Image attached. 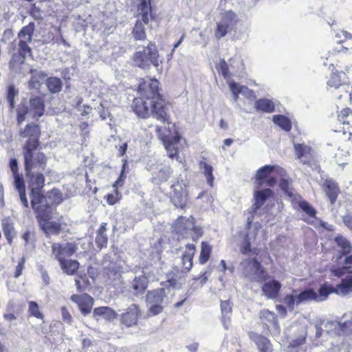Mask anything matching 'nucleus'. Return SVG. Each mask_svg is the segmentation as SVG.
<instances>
[{
	"label": "nucleus",
	"instance_id": "f257e3e1",
	"mask_svg": "<svg viewBox=\"0 0 352 352\" xmlns=\"http://www.w3.org/2000/svg\"><path fill=\"white\" fill-rule=\"evenodd\" d=\"M159 84L156 79L144 80L139 85V91L144 98L151 100L152 116L162 123L169 124V118L159 93Z\"/></svg>",
	"mask_w": 352,
	"mask_h": 352
},
{
	"label": "nucleus",
	"instance_id": "f03ea898",
	"mask_svg": "<svg viewBox=\"0 0 352 352\" xmlns=\"http://www.w3.org/2000/svg\"><path fill=\"white\" fill-rule=\"evenodd\" d=\"M38 172L33 171L31 172V174L25 173L27 177L30 179L29 182L31 188L30 199L32 208L52 202V197L59 194L58 191L54 189L51 190L46 196L41 194V190L45 184V177Z\"/></svg>",
	"mask_w": 352,
	"mask_h": 352
},
{
	"label": "nucleus",
	"instance_id": "7ed1b4c3",
	"mask_svg": "<svg viewBox=\"0 0 352 352\" xmlns=\"http://www.w3.org/2000/svg\"><path fill=\"white\" fill-rule=\"evenodd\" d=\"M59 203L60 201H52L47 204L38 205V206L32 208L36 214V219L40 228L47 237L51 234L57 235L61 231V225L60 223L50 221L54 210V206Z\"/></svg>",
	"mask_w": 352,
	"mask_h": 352
},
{
	"label": "nucleus",
	"instance_id": "20e7f679",
	"mask_svg": "<svg viewBox=\"0 0 352 352\" xmlns=\"http://www.w3.org/2000/svg\"><path fill=\"white\" fill-rule=\"evenodd\" d=\"M173 296L169 287L158 288L148 291L146 296L148 315L153 316L160 314L170 302L168 296Z\"/></svg>",
	"mask_w": 352,
	"mask_h": 352
},
{
	"label": "nucleus",
	"instance_id": "39448f33",
	"mask_svg": "<svg viewBox=\"0 0 352 352\" xmlns=\"http://www.w3.org/2000/svg\"><path fill=\"white\" fill-rule=\"evenodd\" d=\"M36 148L34 143L23 147L25 173L31 174L33 171H42L46 167L47 157L43 153L36 151Z\"/></svg>",
	"mask_w": 352,
	"mask_h": 352
},
{
	"label": "nucleus",
	"instance_id": "423d86ee",
	"mask_svg": "<svg viewBox=\"0 0 352 352\" xmlns=\"http://www.w3.org/2000/svg\"><path fill=\"white\" fill-rule=\"evenodd\" d=\"M45 104L40 96L30 98L28 104H20L17 108L16 121L21 125L26 119L38 118L43 115Z\"/></svg>",
	"mask_w": 352,
	"mask_h": 352
},
{
	"label": "nucleus",
	"instance_id": "0eeeda50",
	"mask_svg": "<svg viewBox=\"0 0 352 352\" xmlns=\"http://www.w3.org/2000/svg\"><path fill=\"white\" fill-rule=\"evenodd\" d=\"M133 60L136 66L142 69L148 68L151 63L157 67L162 63L159 60L157 49L152 43L134 53Z\"/></svg>",
	"mask_w": 352,
	"mask_h": 352
},
{
	"label": "nucleus",
	"instance_id": "6e6552de",
	"mask_svg": "<svg viewBox=\"0 0 352 352\" xmlns=\"http://www.w3.org/2000/svg\"><path fill=\"white\" fill-rule=\"evenodd\" d=\"M175 231L183 237H192L193 240L198 239L201 235V230L195 226V219L190 217L186 218L183 216L178 217L174 223Z\"/></svg>",
	"mask_w": 352,
	"mask_h": 352
},
{
	"label": "nucleus",
	"instance_id": "1a4fd4ad",
	"mask_svg": "<svg viewBox=\"0 0 352 352\" xmlns=\"http://www.w3.org/2000/svg\"><path fill=\"white\" fill-rule=\"evenodd\" d=\"M156 133L159 139H160L164 147L167 150L169 157L173 158L177 155L175 145L179 142L181 137L176 133L175 135H171L170 131H166V128L161 126L156 127Z\"/></svg>",
	"mask_w": 352,
	"mask_h": 352
},
{
	"label": "nucleus",
	"instance_id": "9d476101",
	"mask_svg": "<svg viewBox=\"0 0 352 352\" xmlns=\"http://www.w3.org/2000/svg\"><path fill=\"white\" fill-rule=\"evenodd\" d=\"M243 274L252 280L259 281L264 278V270L260 263L254 259H245L240 264Z\"/></svg>",
	"mask_w": 352,
	"mask_h": 352
},
{
	"label": "nucleus",
	"instance_id": "9b49d317",
	"mask_svg": "<svg viewBox=\"0 0 352 352\" xmlns=\"http://www.w3.org/2000/svg\"><path fill=\"white\" fill-rule=\"evenodd\" d=\"M170 197L175 206L184 209L188 204V193L186 186L179 182L173 184Z\"/></svg>",
	"mask_w": 352,
	"mask_h": 352
},
{
	"label": "nucleus",
	"instance_id": "f8f14e48",
	"mask_svg": "<svg viewBox=\"0 0 352 352\" xmlns=\"http://www.w3.org/2000/svg\"><path fill=\"white\" fill-rule=\"evenodd\" d=\"M237 21V16L232 11H227L222 14L220 21L217 24L215 36L217 38L224 36L231 31Z\"/></svg>",
	"mask_w": 352,
	"mask_h": 352
},
{
	"label": "nucleus",
	"instance_id": "ddd939ff",
	"mask_svg": "<svg viewBox=\"0 0 352 352\" xmlns=\"http://www.w3.org/2000/svg\"><path fill=\"white\" fill-rule=\"evenodd\" d=\"M335 242L340 248L336 261L341 263V260L343 256H344L343 263L346 265V267H348L349 265L352 264V254L347 256L351 253L352 250L350 241L342 236H338L335 238Z\"/></svg>",
	"mask_w": 352,
	"mask_h": 352
},
{
	"label": "nucleus",
	"instance_id": "4468645a",
	"mask_svg": "<svg viewBox=\"0 0 352 352\" xmlns=\"http://www.w3.org/2000/svg\"><path fill=\"white\" fill-rule=\"evenodd\" d=\"M76 250L77 247L73 243H53L52 245V255L58 262H60V261L65 260V257L73 255Z\"/></svg>",
	"mask_w": 352,
	"mask_h": 352
},
{
	"label": "nucleus",
	"instance_id": "2eb2a0df",
	"mask_svg": "<svg viewBox=\"0 0 352 352\" xmlns=\"http://www.w3.org/2000/svg\"><path fill=\"white\" fill-rule=\"evenodd\" d=\"M272 194V191L266 188L264 190H255L254 193V199L255 200L254 204L252 206L250 213L251 216L247 219L248 228L250 229V225L252 224L254 217L253 214H256L257 210L263 205L267 197H270Z\"/></svg>",
	"mask_w": 352,
	"mask_h": 352
},
{
	"label": "nucleus",
	"instance_id": "dca6fc26",
	"mask_svg": "<svg viewBox=\"0 0 352 352\" xmlns=\"http://www.w3.org/2000/svg\"><path fill=\"white\" fill-rule=\"evenodd\" d=\"M185 272L178 269H174L173 271L168 272L166 275V283H162L164 287H169L170 289H179L186 282Z\"/></svg>",
	"mask_w": 352,
	"mask_h": 352
},
{
	"label": "nucleus",
	"instance_id": "f3484780",
	"mask_svg": "<svg viewBox=\"0 0 352 352\" xmlns=\"http://www.w3.org/2000/svg\"><path fill=\"white\" fill-rule=\"evenodd\" d=\"M140 316L141 311L139 306L132 304L120 315V320L122 323L129 327L138 323Z\"/></svg>",
	"mask_w": 352,
	"mask_h": 352
},
{
	"label": "nucleus",
	"instance_id": "a211bd4d",
	"mask_svg": "<svg viewBox=\"0 0 352 352\" xmlns=\"http://www.w3.org/2000/svg\"><path fill=\"white\" fill-rule=\"evenodd\" d=\"M325 328L328 332L332 331L338 336L346 335L352 338V321L344 323L337 321H328L325 324Z\"/></svg>",
	"mask_w": 352,
	"mask_h": 352
},
{
	"label": "nucleus",
	"instance_id": "6ab92c4d",
	"mask_svg": "<svg viewBox=\"0 0 352 352\" xmlns=\"http://www.w3.org/2000/svg\"><path fill=\"white\" fill-rule=\"evenodd\" d=\"M322 179L323 180L321 184L322 190L325 192L326 196L329 198L331 204L333 205L340 193L339 186L335 180L331 178L324 179L322 177Z\"/></svg>",
	"mask_w": 352,
	"mask_h": 352
},
{
	"label": "nucleus",
	"instance_id": "aec40b11",
	"mask_svg": "<svg viewBox=\"0 0 352 352\" xmlns=\"http://www.w3.org/2000/svg\"><path fill=\"white\" fill-rule=\"evenodd\" d=\"M296 159L303 164H309L314 159V151L308 145L295 143L294 145Z\"/></svg>",
	"mask_w": 352,
	"mask_h": 352
},
{
	"label": "nucleus",
	"instance_id": "412c9836",
	"mask_svg": "<svg viewBox=\"0 0 352 352\" xmlns=\"http://www.w3.org/2000/svg\"><path fill=\"white\" fill-rule=\"evenodd\" d=\"M70 299L78 305L83 315L86 316L91 312L94 305V299L89 295L87 294L82 295L73 294Z\"/></svg>",
	"mask_w": 352,
	"mask_h": 352
},
{
	"label": "nucleus",
	"instance_id": "4be33fe9",
	"mask_svg": "<svg viewBox=\"0 0 352 352\" xmlns=\"http://www.w3.org/2000/svg\"><path fill=\"white\" fill-rule=\"evenodd\" d=\"M39 134L40 129L38 126L34 123L28 124L24 130L21 131L20 133L21 136L23 138H29L24 146L30 145L32 143H34L35 147H37L38 145Z\"/></svg>",
	"mask_w": 352,
	"mask_h": 352
},
{
	"label": "nucleus",
	"instance_id": "5701e85b",
	"mask_svg": "<svg viewBox=\"0 0 352 352\" xmlns=\"http://www.w3.org/2000/svg\"><path fill=\"white\" fill-rule=\"evenodd\" d=\"M132 108L138 117L146 118L152 116V102L148 104L142 98H135L133 100Z\"/></svg>",
	"mask_w": 352,
	"mask_h": 352
},
{
	"label": "nucleus",
	"instance_id": "b1692460",
	"mask_svg": "<svg viewBox=\"0 0 352 352\" xmlns=\"http://www.w3.org/2000/svg\"><path fill=\"white\" fill-rule=\"evenodd\" d=\"M170 173V168L168 166L160 164L156 167L155 170H152V182L155 184H160L166 182Z\"/></svg>",
	"mask_w": 352,
	"mask_h": 352
},
{
	"label": "nucleus",
	"instance_id": "393cba45",
	"mask_svg": "<svg viewBox=\"0 0 352 352\" xmlns=\"http://www.w3.org/2000/svg\"><path fill=\"white\" fill-rule=\"evenodd\" d=\"M280 287V283L275 280H272L263 284L262 292L267 298L274 299L278 297Z\"/></svg>",
	"mask_w": 352,
	"mask_h": 352
},
{
	"label": "nucleus",
	"instance_id": "a878e982",
	"mask_svg": "<svg viewBox=\"0 0 352 352\" xmlns=\"http://www.w3.org/2000/svg\"><path fill=\"white\" fill-rule=\"evenodd\" d=\"M250 339L256 344L260 352H272L270 340L255 332L249 333Z\"/></svg>",
	"mask_w": 352,
	"mask_h": 352
},
{
	"label": "nucleus",
	"instance_id": "bb28decb",
	"mask_svg": "<svg viewBox=\"0 0 352 352\" xmlns=\"http://www.w3.org/2000/svg\"><path fill=\"white\" fill-rule=\"evenodd\" d=\"M186 250L182 257L183 272L187 273L192 267V258L195 252V245L187 244Z\"/></svg>",
	"mask_w": 352,
	"mask_h": 352
},
{
	"label": "nucleus",
	"instance_id": "cd10ccee",
	"mask_svg": "<svg viewBox=\"0 0 352 352\" xmlns=\"http://www.w3.org/2000/svg\"><path fill=\"white\" fill-rule=\"evenodd\" d=\"M142 274L136 276L132 283V287L136 295L142 294L148 286V279L145 270H142Z\"/></svg>",
	"mask_w": 352,
	"mask_h": 352
},
{
	"label": "nucleus",
	"instance_id": "c85d7f7f",
	"mask_svg": "<svg viewBox=\"0 0 352 352\" xmlns=\"http://www.w3.org/2000/svg\"><path fill=\"white\" fill-rule=\"evenodd\" d=\"M274 166L270 165H266L260 168L256 175V180L257 182L256 188H261L264 184V181L267 179L272 172L274 170Z\"/></svg>",
	"mask_w": 352,
	"mask_h": 352
},
{
	"label": "nucleus",
	"instance_id": "c756f323",
	"mask_svg": "<svg viewBox=\"0 0 352 352\" xmlns=\"http://www.w3.org/2000/svg\"><path fill=\"white\" fill-rule=\"evenodd\" d=\"M352 292V273L343 278L340 285H337L336 292L339 295L346 296Z\"/></svg>",
	"mask_w": 352,
	"mask_h": 352
},
{
	"label": "nucleus",
	"instance_id": "7c9ffc66",
	"mask_svg": "<svg viewBox=\"0 0 352 352\" xmlns=\"http://www.w3.org/2000/svg\"><path fill=\"white\" fill-rule=\"evenodd\" d=\"M25 56L22 54H14L10 60V69L16 73H23L21 65L25 64Z\"/></svg>",
	"mask_w": 352,
	"mask_h": 352
},
{
	"label": "nucleus",
	"instance_id": "2f4dec72",
	"mask_svg": "<svg viewBox=\"0 0 352 352\" xmlns=\"http://www.w3.org/2000/svg\"><path fill=\"white\" fill-rule=\"evenodd\" d=\"M254 107L258 112L272 113L274 111L275 105L272 100L262 98L255 102Z\"/></svg>",
	"mask_w": 352,
	"mask_h": 352
},
{
	"label": "nucleus",
	"instance_id": "473e14b6",
	"mask_svg": "<svg viewBox=\"0 0 352 352\" xmlns=\"http://www.w3.org/2000/svg\"><path fill=\"white\" fill-rule=\"evenodd\" d=\"M93 316H102L107 320H112L116 318V311L109 307H100L94 309Z\"/></svg>",
	"mask_w": 352,
	"mask_h": 352
},
{
	"label": "nucleus",
	"instance_id": "72a5a7b5",
	"mask_svg": "<svg viewBox=\"0 0 352 352\" xmlns=\"http://www.w3.org/2000/svg\"><path fill=\"white\" fill-rule=\"evenodd\" d=\"M317 298V293L311 289H305L299 294H296V305L307 303Z\"/></svg>",
	"mask_w": 352,
	"mask_h": 352
},
{
	"label": "nucleus",
	"instance_id": "f704fd0d",
	"mask_svg": "<svg viewBox=\"0 0 352 352\" xmlns=\"http://www.w3.org/2000/svg\"><path fill=\"white\" fill-rule=\"evenodd\" d=\"M60 268L68 275H73L79 267V263L75 260H63L59 262Z\"/></svg>",
	"mask_w": 352,
	"mask_h": 352
},
{
	"label": "nucleus",
	"instance_id": "c9c22d12",
	"mask_svg": "<svg viewBox=\"0 0 352 352\" xmlns=\"http://www.w3.org/2000/svg\"><path fill=\"white\" fill-rule=\"evenodd\" d=\"M1 225L5 237L8 243H11L14 236V228L12 220L10 218H5L2 220Z\"/></svg>",
	"mask_w": 352,
	"mask_h": 352
},
{
	"label": "nucleus",
	"instance_id": "e433bc0d",
	"mask_svg": "<svg viewBox=\"0 0 352 352\" xmlns=\"http://www.w3.org/2000/svg\"><path fill=\"white\" fill-rule=\"evenodd\" d=\"M45 85L50 93L56 94L61 91L63 83L58 78L49 77L46 80Z\"/></svg>",
	"mask_w": 352,
	"mask_h": 352
},
{
	"label": "nucleus",
	"instance_id": "4c0bfd02",
	"mask_svg": "<svg viewBox=\"0 0 352 352\" xmlns=\"http://www.w3.org/2000/svg\"><path fill=\"white\" fill-rule=\"evenodd\" d=\"M138 10L140 11L139 14L141 15V19L145 24H148L149 19L151 17V8L150 6V3H148L146 0H142Z\"/></svg>",
	"mask_w": 352,
	"mask_h": 352
},
{
	"label": "nucleus",
	"instance_id": "58836bf2",
	"mask_svg": "<svg viewBox=\"0 0 352 352\" xmlns=\"http://www.w3.org/2000/svg\"><path fill=\"white\" fill-rule=\"evenodd\" d=\"M199 167L202 170L208 185L211 187L213 186L214 176L212 174V166L204 161H201L199 162Z\"/></svg>",
	"mask_w": 352,
	"mask_h": 352
},
{
	"label": "nucleus",
	"instance_id": "ea45409f",
	"mask_svg": "<svg viewBox=\"0 0 352 352\" xmlns=\"http://www.w3.org/2000/svg\"><path fill=\"white\" fill-rule=\"evenodd\" d=\"M273 122L279 126L281 129L286 131H289L292 129V123L290 120L283 115H276L273 116Z\"/></svg>",
	"mask_w": 352,
	"mask_h": 352
},
{
	"label": "nucleus",
	"instance_id": "a19ab883",
	"mask_svg": "<svg viewBox=\"0 0 352 352\" xmlns=\"http://www.w3.org/2000/svg\"><path fill=\"white\" fill-rule=\"evenodd\" d=\"M34 28L35 26L33 22H30L28 25L24 26L18 34L19 38L32 41Z\"/></svg>",
	"mask_w": 352,
	"mask_h": 352
},
{
	"label": "nucleus",
	"instance_id": "79ce46f5",
	"mask_svg": "<svg viewBox=\"0 0 352 352\" xmlns=\"http://www.w3.org/2000/svg\"><path fill=\"white\" fill-rule=\"evenodd\" d=\"M132 34L136 40L144 41L146 38L144 27L141 21H137L133 29Z\"/></svg>",
	"mask_w": 352,
	"mask_h": 352
},
{
	"label": "nucleus",
	"instance_id": "37998d69",
	"mask_svg": "<svg viewBox=\"0 0 352 352\" xmlns=\"http://www.w3.org/2000/svg\"><path fill=\"white\" fill-rule=\"evenodd\" d=\"M211 247L208 243H201V249L199 256L200 263L204 264L208 261L211 253Z\"/></svg>",
	"mask_w": 352,
	"mask_h": 352
},
{
	"label": "nucleus",
	"instance_id": "c03bdc74",
	"mask_svg": "<svg viewBox=\"0 0 352 352\" xmlns=\"http://www.w3.org/2000/svg\"><path fill=\"white\" fill-rule=\"evenodd\" d=\"M338 120L343 124H348L352 126V112L349 109L342 110L338 114Z\"/></svg>",
	"mask_w": 352,
	"mask_h": 352
},
{
	"label": "nucleus",
	"instance_id": "a18cd8bd",
	"mask_svg": "<svg viewBox=\"0 0 352 352\" xmlns=\"http://www.w3.org/2000/svg\"><path fill=\"white\" fill-rule=\"evenodd\" d=\"M19 91L13 85H10L7 89V100L9 103L10 108L13 109L14 108V98L18 96Z\"/></svg>",
	"mask_w": 352,
	"mask_h": 352
},
{
	"label": "nucleus",
	"instance_id": "49530a36",
	"mask_svg": "<svg viewBox=\"0 0 352 352\" xmlns=\"http://www.w3.org/2000/svg\"><path fill=\"white\" fill-rule=\"evenodd\" d=\"M333 292L331 287L327 285H323L318 290L319 294H317L316 302H321L324 300L327 296Z\"/></svg>",
	"mask_w": 352,
	"mask_h": 352
},
{
	"label": "nucleus",
	"instance_id": "de8ad7c7",
	"mask_svg": "<svg viewBox=\"0 0 352 352\" xmlns=\"http://www.w3.org/2000/svg\"><path fill=\"white\" fill-rule=\"evenodd\" d=\"M260 317L262 320H265L266 321L273 324L275 327L278 326L276 316L274 312L267 309H264L261 311Z\"/></svg>",
	"mask_w": 352,
	"mask_h": 352
},
{
	"label": "nucleus",
	"instance_id": "09e8293b",
	"mask_svg": "<svg viewBox=\"0 0 352 352\" xmlns=\"http://www.w3.org/2000/svg\"><path fill=\"white\" fill-rule=\"evenodd\" d=\"M32 41L28 40V39H23V38H19V50L18 53L22 54L24 56H26L27 54L31 55L32 54V50L29 47L28 43H30Z\"/></svg>",
	"mask_w": 352,
	"mask_h": 352
},
{
	"label": "nucleus",
	"instance_id": "8fccbe9b",
	"mask_svg": "<svg viewBox=\"0 0 352 352\" xmlns=\"http://www.w3.org/2000/svg\"><path fill=\"white\" fill-rule=\"evenodd\" d=\"M280 188L285 192L289 197L294 196V189L291 187L289 181L285 179H281L280 181Z\"/></svg>",
	"mask_w": 352,
	"mask_h": 352
},
{
	"label": "nucleus",
	"instance_id": "3c124183",
	"mask_svg": "<svg viewBox=\"0 0 352 352\" xmlns=\"http://www.w3.org/2000/svg\"><path fill=\"white\" fill-rule=\"evenodd\" d=\"M14 187L19 193L25 192V186L24 179L22 175H14Z\"/></svg>",
	"mask_w": 352,
	"mask_h": 352
},
{
	"label": "nucleus",
	"instance_id": "603ef678",
	"mask_svg": "<svg viewBox=\"0 0 352 352\" xmlns=\"http://www.w3.org/2000/svg\"><path fill=\"white\" fill-rule=\"evenodd\" d=\"M28 304L29 312L30 313V314L36 318L43 319V316L39 310L38 304L33 301L29 302Z\"/></svg>",
	"mask_w": 352,
	"mask_h": 352
},
{
	"label": "nucleus",
	"instance_id": "864d4df0",
	"mask_svg": "<svg viewBox=\"0 0 352 352\" xmlns=\"http://www.w3.org/2000/svg\"><path fill=\"white\" fill-rule=\"evenodd\" d=\"M327 85L330 87L338 89L342 85L341 76L339 74H333L327 82Z\"/></svg>",
	"mask_w": 352,
	"mask_h": 352
},
{
	"label": "nucleus",
	"instance_id": "5fc2aeb1",
	"mask_svg": "<svg viewBox=\"0 0 352 352\" xmlns=\"http://www.w3.org/2000/svg\"><path fill=\"white\" fill-rule=\"evenodd\" d=\"M305 340V336H301L298 338L290 342L289 346L292 347V349L289 352H305L304 350H302V349L296 348L297 346L303 344Z\"/></svg>",
	"mask_w": 352,
	"mask_h": 352
},
{
	"label": "nucleus",
	"instance_id": "6e6d98bb",
	"mask_svg": "<svg viewBox=\"0 0 352 352\" xmlns=\"http://www.w3.org/2000/svg\"><path fill=\"white\" fill-rule=\"evenodd\" d=\"M239 89L240 94L243 95L247 98L251 100L256 98V95L254 92L252 90L250 89L248 87L244 85H240L239 84Z\"/></svg>",
	"mask_w": 352,
	"mask_h": 352
},
{
	"label": "nucleus",
	"instance_id": "4d7b16f0",
	"mask_svg": "<svg viewBox=\"0 0 352 352\" xmlns=\"http://www.w3.org/2000/svg\"><path fill=\"white\" fill-rule=\"evenodd\" d=\"M300 208L310 217L316 215V210L307 201H301L299 204Z\"/></svg>",
	"mask_w": 352,
	"mask_h": 352
},
{
	"label": "nucleus",
	"instance_id": "13d9d810",
	"mask_svg": "<svg viewBox=\"0 0 352 352\" xmlns=\"http://www.w3.org/2000/svg\"><path fill=\"white\" fill-rule=\"evenodd\" d=\"M228 85H229L230 90L232 93L233 101H234V102H236V101L238 100L239 94H240L239 89V84L232 80H230L228 82Z\"/></svg>",
	"mask_w": 352,
	"mask_h": 352
},
{
	"label": "nucleus",
	"instance_id": "bf43d9fd",
	"mask_svg": "<svg viewBox=\"0 0 352 352\" xmlns=\"http://www.w3.org/2000/svg\"><path fill=\"white\" fill-rule=\"evenodd\" d=\"M217 69H218L219 72L223 74L224 78H227L230 77L228 65L224 60H222L219 62Z\"/></svg>",
	"mask_w": 352,
	"mask_h": 352
},
{
	"label": "nucleus",
	"instance_id": "052dcab7",
	"mask_svg": "<svg viewBox=\"0 0 352 352\" xmlns=\"http://www.w3.org/2000/svg\"><path fill=\"white\" fill-rule=\"evenodd\" d=\"M221 309L222 316H228V315H230L232 312V306L230 300L221 301Z\"/></svg>",
	"mask_w": 352,
	"mask_h": 352
},
{
	"label": "nucleus",
	"instance_id": "680f3d73",
	"mask_svg": "<svg viewBox=\"0 0 352 352\" xmlns=\"http://www.w3.org/2000/svg\"><path fill=\"white\" fill-rule=\"evenodd\" d=\"M240 251L243 254H246L252 252V249L250 248V242L248 234L245 236L244 241L240 245Z\"/></svg>",
	"mask_w": 352,
	"mask_h": 352
},
{
	"label": "nucleus",
	"instance_id": "e2e57ef3",
	"mask_svg": "<svg viewBox=\"0 0 352 352\" xmlns=\"http://www.w3.org/2000/svg\"><path fill=\"white\" fill-rule=\"evenodd\" d=\"M121 197L119 191L116 189L114 194H109L107 195V201L109 205L115 204Z\"/></svg>",
	"mask_w": 352,
	"mask_h": 352
},
{
	"label": "nucleus",
	"instance_id": "0e129e2a",
	"mask_svg": "<svg viewBox=\"0 0 352 352\" xmlns=\"http://www.w3.org/2000/svg\"><path fill=\"white\" fill-rule=\"evenodd\" d=\"M108 238L106 234H97V236L96 239V243L100 249H102L104 247H106L107 244Z\"/></svg>",
	"mask_w": 352,
	"mask_h": 352
},
{
	"label": "nucleus",
	"instance_id": "69168bd1",
	"mask_svg": "<svg viewBox=\"0 0 352 352\" xmlns=\"http://www.w3.org/2000/svg\"><path fill=\"white\" fill-rule=\"evenodd\" d=\"M331 344L332 346L330 349L331 352H338L342 349L346 350L345 344L340 341V338H339V340H336V342H332Z\"/></svg>",
	"mask_w": 352,
	"mask_h": 352
},
{
	"label": "nucleus",
	"instance_id": "338daca9",
	"mask_svg": "<svg viewBox=\"0 0 352 352\" xmlns=\"http://www.w3.org/2000/svg\"><path fill=\"white\" fill-rule=\"evenodd\" d=\"M284 303L288 307L293 309L294 304H296V295H294V294L287 295L284 298Z\"/></svg>",
	"mask_w": 352,
	"mask_h": 352
},
{
	"label": "nucleus",
	"instance_id": "774afa93",
	"mask_svg": "<svg viewBox=\"0 0 352 352\" xmlns=\"http://www.w3.org/2000/svg\"><path fill=\"white\" fill-rule=\"evenodd\" d=\"M30 73L31 74L32 76L36 78L38 80L43 79L47 76V74L45 72L36 69H30Z\"/></svg>",
	"mask_w": 352,
	"mask_h": 352
}]
</instances>
